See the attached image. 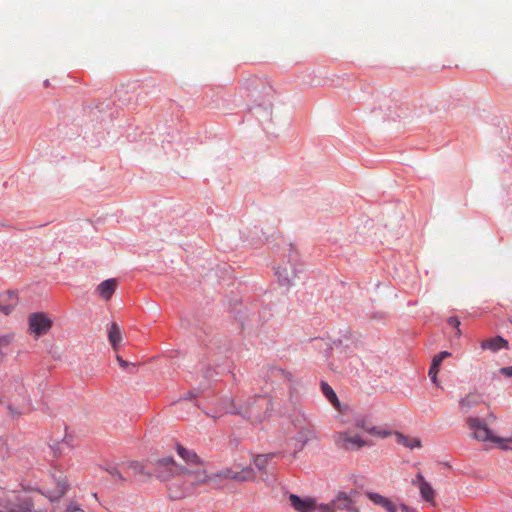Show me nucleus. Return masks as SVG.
<instances>
[{"label": "nucleus", "instance_id": "nucleus-30", "mask_svg": "<svg viewBox=\"0 0 512 512\" xmlns=\"http://www.w3.org/2000/svg\"><path fill=\"white\" fill-rule=\"evenodd\" d=\"M438 372H439V368L434 367L433 365L430 366L428 374L433 383H437Z\"/></svg>", "mask_w": 512, "mask_h": 512}, {"label": "nucleus", "instance_id": "nucleus-16", "mask_svg": "<svg viewBox=\"0 0 512 512\" xmlns=\"http://www.w3.org/2000/svg\"><path fill=\"white\" fill-rule=\"evenodd\" d=\"M367 497L371 500L375 505H379L383 507L388 512H397L398 508L396 505L392 503V501L378 493L369 492L367 493Z\"/></svg>", "mask_w": 512, "mask_h": 512}, {"label": "nucleus", "instance_id": "nucleus-24", "mask_svg": "<svg viewBox=\"0 0 512 512\" xmlns=\"http://www.w3.org/2000/svg\"><path fill=\"white\" fill-rule=\"evenodd\" d=\"M272 458V455L271 454H267V455H257L255 458H254V464L256 465V467L260 470V471H264L269 460Z\"/></svg>", "mask_w": 512, "mask_h": 512}, {"label": "nucleus", "instance_id": "nucleus-17", "mask_svg": "<svg viewBox=\"0 0 512 512\" xmlns=\"http://www.w3.org/2000/svg\"><path fill=\"white\" fill-rule=\"evenodd\" d=\"M122 339L120 327L117 323L113 322L108 329V340L114 351H118Z\"/></svg>", "mask_w": 512, "mask_h": 512}, {"label": "nucleus", "instance_id": "nucleus-8", "mask_svg": "<svg viewBox=\"0 0 512 512\" xmlns=\"http://www.w3.org/2000/svg\"><path fill=\"white\" fill-rule=\"evenodd\" d=\"M333 439L338 448L346 451L358 450L368 444L359 435L350 432H337Z\"/></svg>", "mask_w": 512, "mask_h": 512}, {"label": "nucleus", "instance_id": "nucleus-21", "mask_svg": "<svg viewBox=\"0 0 512 512\" xmlns=\"http://www.w3.org/2000/svg\"><path fill=\"white\" fill-rule=\"evenodd\" d=\"M478 403H479V398L477 395L468 394L460 400L459 407L463 412H466L468 409L476 406Z\"/></svg>", "mask_w": 512, "mask_h": 512}, {"label": "nucleus", "instance_id": "nucleus-14", "mask_svg": "<svg viewBox=\"0 0 512 512\" xmlns=\"http://www.w3.org/2000/svg\"><path fill=\"white\" fill-rule=\"evenodd\" d=\"M481 348L483 350H489L492 352H496L502 348L508 349L509 344L508 341L502 338L501 336H495L489 339H486L481 342Z\"/></svg>", "mask_w": 512, "mask_h": 512}, {"label": "nucleus", "instance_id": "nucleus-38", "mask_svg": "<svg viewBox=\"0 0 512 512\" xmlns=\"http://www.w3.org/2000/svg\"><path fill=\"white\" fill-rule=\"evenodd\" d=\"M44 85H45L46 87H48V86L50 85L49 81H48V80H45V81H44Z\"/></svg>", "mask_w": 512, "mask_h": 512}, {"label": "nucleus", "instance_id": "nucleus-22", "mask_svg": "<svg viewBox=\"0 0 512 512\" xmlns=\"http://www.w3.org/2000/svg\"><path fill=\"white\" fill-rule=\"evenodd\" d=\"M333 504H335V511L337 509L343 510V509H350L351 507V500L345 493H339L335 500H333Z\"/></svg>", "mask_w": 512, "mask_h": 512}, {"label": "nucleus", "instance_id": "nucleus-36", "mask_svg": "<svg viewBox=\"0 0 512 512\" xmlns=\"http://www.w3.org/2000/svg\"><path fill=\"white\" fill-rule=\"evenodd\" d=\"M11 311H12L11 305L0 306V312L4 313L5 315H8Z\"/></svg>", "mask_w": 512, "mask_h": 512}, {"label": "nucleus", "instance_id": "nucleus-19", "mask_svg": "<svg viewBox=\"0 0 512 512\" xmlns=\"http://www.w3.org/2000/svg\"><path fill=\"white\" fill-rule=\"evenodd\" d=\"M419 493L426 502L435 505L436 492L429 482L422 483Z\"/></svg>", "mask_w": 512, "mask_h": 512}, {"label": "nucleus", "instance_id": "nucleus-29", "mask_svg": "<svg viewBox=\"0 0 512 512\" xmlns=\"http://www.w3.org/2000/svg\"><path fill=\"white\" fill-rule=\"evenodd\" d=\"M428 481L425 480L424 476L421 473H418L415 478L412 480V484L414 486H417L418 489L421 487L422 483H427Z\"/></svg>", "mask_w": 512, "mask_h": 512}, {"label": "nucleus", "instance_id": "nucleus-12", "mask_svg": "<svg viewBox=\"0 0 512 512\" xmlns=\"http://www.w3.org/2000/svg\"><path fill=\"white\" fill-rule=\"evenodd\" d=\"M355 427L364 430L365 432L377 436L379 438H385L389 435V432L373 426L366 418H359L355 421Z\"/></svg>", "mask_w": 512, "mask_h": 512}, {"label": "nucleus", "instance_id": "nucleus-1", "mask_svg": "<svg viewBox=\"0 0 512 512\" xmlns=\"http://www.w3.org/2000/svg\"><path fill=\"white\" fill-rule=\"evenodd\" d=\"M68 483L61 471L51 473L42 491L35 496L19 494L0 487V512H53L54 502L67 491Z\"/></svg>", "mask_w": 512, "mask_h": 512}, {"label": "nucleus", "instance_id": "nucleus-26", "mask_svg": "<svg viewBox=\"0 0 512 512\" xmlns=\"http://www.w3.org/2000/svg\"><path fill=\"white\" fill-rule=\"evenodd\" d=\"M316 511L319 512H335V504H333V501L328 504H316Z\"/></svg>", "mask_w": 512, "mask_h": 512}, {"label": "nucleus", "instance_id": "nucleus-5", "mask_svg": "<svg viewBox=\"0 0 512 512\" xmlns=\"http://www.w3.org/2000/svg\"><path fill=\"white\" fill-rule=\"evenodd\" d=\"M181 476L185 479V482L188 485L186 490H190L191 488L204 484L208 481L207 472L201 462H198V464L193 466L182 467Z\"/></svg>", "mask_w": 512, "mask_h": 512}, {"label": "nucleus", "instance_id": "nucleus-11", "mask_svg": "<svg viewBox=\"0 0 512 512\" xmlns=\"http://www.w3.org/2000/svg\"><path fill=\"white\" fill-rule=\"evenodd\" d=\"M289 501L291 506L297 512H315L316 511V502L314 499L306 498L302 499L295 494H291L289 496Z\"/></svg>", "mask_w": 512, "mask_h": 512}, {"label": "nucleus", "instance_id": "nucleus-34", "mask_svg": "<svg viewBox=\"0 0 512 512\" xmlns=\"http://www.w3.org/2000/svg\"><path fill=\"white\" fill-rule=\"evenodd\" d=\"M399 509L401 510V512H417L416 509L412 508V507H409L405 504H401L399 506Z\"/></svg>", "mask_w": 512, "mask_h": 512}, {"label": "nucleus", "instance_id": "nucleus-37", "mask_svg": "<svg viewBox=\"0 0 512 512\" xmlns=\"http://www.w3.org/2000/svg\"><path fill=\"white\" fill-rule=\"evenodd\" d=\"M451 356V353L448 352V351H442L438 354V358H441V359H445L447 357H450Z\"/></svg>", "mask_w": 512, "mask_h": 512}, {"label": "nucleus", "instance_id": "nucleus-27", "mask_svg": "<svg viewBox=\"0 0 512 512\" xmlns=\"http://www.w3.org/2000/svg\"><path fill=\"white\" fill-rule=\"evenodd\" d=\"M447 322L451 327L457 329L456 335L459 337L461 335V330L459 329L460 320L456 316H451L448 318Z\"/></svg>", "mask_w": 512, "mask_h": 512}, {"label": "nucleus", "instance_id": "nucleus-25", "mask_svg": "<svg viewBox=\"0 0 512 512\" xmlns=\"http://www.w3.org/2000/svg\"><path fill=\"white\" fill-rule=\"evenodd\" d=\"M12 341L11 335H2L0 336V360L3 358V351L2 349L9 346Z\"/></svg>", "mask_w": 512, "mask_h": 512}, {"label": "nucleus", "instance_id": "nucleus-23", "mask_svg": "<svg viewBox=\"0 0 512 512\" xmlns=\"http://www.w3.org/2000/svg\"><path fill=\"white\" fill-rule=\"evenodd\" d=\"M322 391L323 394L327 397V399L333 404V406H339L338 398L333 389L328 384L322 383Z\"/></svg>", "mask_w": 512, "mask_h": 512}, {"label": "nucleus", "instance_id": "nucleus-28", "mask_svg": "<svg viewBox=\"0 0 512 512\" xmlns=\"http://www.w3.org/2000/svg\"><path fill=\"white\" fill-rule=\"evenodd\" d=\"M109 473L114 477L121 481H125V474L122 471V465L119 468H112L109 470Z\"/></svg>", "mask_w": 512, "mask_h": 512}, {"label": "nucleus", "instance_id": "nucleus-31", "mask_svg": "<svg viewBox=\"0 0 512 512\" xmlns=\"http://www.w3.org/2000/svg\"><path fill=\"white\" fill-rule=\"evenodd\" d=\"M63 512H85L74 503H69Z\"/></svg>", "mask_w": 512, "mask_h": 512}, {"label": "nucleus", "instance_id": "nucleus-18", "mask_svg": "<svg viewBox=\"0 0 512 512\" xmlns=\"http://www.w3.org/2000/svg\"><path fill=\"white\" fill-rule=\"evenodd\" d=\"M177 452L179 456L186 462L185 467L193 466L200 462L199 457L194 451L187 450L181 445H177Z\"/></svg>", "mask_w": 512, "mask_h": 512}, {"label": "nucleus", "instance_id": "nucleus-20", "mask_svg": "<svg viewBox=\"0 0 512 512\" xmlns=\"http://www.w3.org/2000/svg\"><path fill=\"white\" fill-rule=\"evenodd\" d=\"M396 437H397V442L407 448L414 449V448L421 447V441L418 438L405 436L400 433H397Z\"/></svg>", "mask_w": 512, "mask_h": 512}, {"label": "nucleus", "instance_id": "nucleus-32", "mask_svg": "<svg viewBox=\"0 0 512 512\" xmlns=\"http://www.w3.org/2000/svg\"><path fill=\"white\" fill-rule=\"evenodd\" d=\"M500 373L506 377H512V366L501 368Z\"/></svg>", "mask_w": 512, "mask_h": 512}, {"label": "nucleus", "instance_id": "nucleus-13", "mask_svg": "<svg viewBox=\"0 0 512 512\" xmlns=\"http://www.w3.org/2000/svg\"><path fill=\"white\" fill-rule=\"evenodd\" d=\"M122 471L125 474V481L132 480L144 473V467L137 461H129L122 464Z\"/></svg>", "mask_w": 512, "mask_h": 512}, {"label": "nucleus", "instance_id": "nucleus-2", "mask_svg": "<svg viewBox=\"0 0 512 512\" xmlns=\"http://www.w3.org/2000/svg\"><path fill=\"white\" fill-rule=\"evenodd\" d=\"M240 91L259 105L270 102L276 94L272 83L266 77L256 75H249L242 79Z\"/></svg>", "mask_w": 512, "mask_h": 512}, {"label": "nucleus", "instance_id": "nucleus-10", "mask_svg": "<svg viewBox=\"0 0 512 512\" xmlns=\"http://www.w3.org/2000/svg\"><path fill=\"white\" fill-rule=\"evenodd\" d=\"M218 477L223 479H231L239 482L251 481L255 478L253 469L249 466L239 467L233 466L223 469L217 474Z\"/></svg>", "mask_w": 512, "mask_h": 512}, {"label": "nucleus", "instance_id": "nucleus-33", "mask_svg": "<svg viewBox=\"0 0 512 512\" xmlns=\"http://www.w3.org/2000/svg\"><path fill=\"white\" fill-rule=\"evenodd\" d=\"M116 360L122 368H127L130 365L127 361L123 360V358L119 355L116 356Z\"/></svg>", "mask_w": 512, "mask_h": 512}, {"label": "nucleus", "instance_id": "nucleus-9", "mask_svg": "<svg viewBox=\"0 0 512 512\" xmlns=\"http://www.w3.org/2000/svg\"><path fill=\"white\" fill-rule=\"evenodd\" d=\"M182 467L170 457L162 458L155 463V473L158 478L168 480L174 476H181Z\"/></svg>", "mask_w": 512, "mask_h": 512}, {"label": "nucleus", "instance_id": "nucleus-35", "mask_svg": "<svg viewBox=\"0 0 512 512\" xmlns=\"http://www.w3.org/2000/svg\"><path fill=\"white\" fill-rule=\"evenodd\" d=\"M443 359L441 358H438V354L434 356L433 360H432V364L434 367H437L439 368L441 363H442Z\"/></svg>", "mask_w": 512, "mask_h": 512}, {"label": "nucleus", "instance_id": "nucleus-4", "mask_svg": "<svg viewBox=\"0 0 512 512\" xmlns=\"http://www.w3.org/2000/svg\"><path fill=\"white\" fill-rule=\"evenodd\" d=\"M28 332L35 339L46 335L52 327V320L43 312H35L28 317Z\"/></svg>", "mask_w": 512, "mask_h": 512}, {"label": "nucleus", "instance_id": "nucleus-7", "mask_svg": "<svg viewBox=\"0 0 512 512\" xmlns=\"http://www.w3.org/2000/svg\"><path fill=\"white\" fill-rule=\"evenodd\" d=\"M300 271V265L296 263V257L293 258V262L289 260L279 264L276 268L279 284L285 287L291 286Z\"/></svg>", "mask_w": 512, "mask_h": 512}, {"label": "nucleus", "instance_id": "nucleus-15", "mask_svg": "<svg viewBox=\"0 0 512 512\" xmlns=\"http://www.w3.org/2000/svg\"><path fill=\"white\" fill-rule=\"evenodd\" d=\"M116 287H117V282L115 279H107V280L101 282L97 286L96 290H97L98 294L100 295V297L107 301L114 294Z\"/></svg>", "mask_w": 512, "mask_h": 512}, {"label": "nucleus", "instance_id": "nucleus-3", "mask_svg": "<svg viewBox=\"0 0 512 512\" xmlns=\"http://www.w3.org/2000/svg\"><path fill=\"white\" fill-rule=\"evenodd\" d=\"M467 425L469 429L472 431V436L482 442L490 441L499 445V448L502 450H512V448L505 443H512V435L508 438H501L494 436L492 431L487 427V425L476 417H469L467 420Z\"/></svg>", "mask_w": 512, "mask_h": 512}, {"label": "nucleus", "instance_id": "nucleus-6", "mask_svg": "<svg viewBox=\"0 0 512 512\" xmlns=\"http://www.w3.org/2000/svg\"><path fill=\"white\" fill-rule=\"evenodd\" d=\"M253 403H256L255 408H240L239 410L235 407L233 401L230 402L229 406L225 407V410L227 413H239L243 414L245 417H247L252 423H260L262 421V414L261 410L264 408V406L267 404V400L264 397H256L253 400Z\"/></svg>", "mask_w": 512, "mask_h": 512}]
</instances>
